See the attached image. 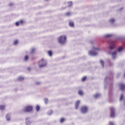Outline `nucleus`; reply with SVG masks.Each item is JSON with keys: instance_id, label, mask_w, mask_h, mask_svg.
Here are the masks:
<instances>
[{"instance_id": "obj_27", "label": "nucleus", "mask_w": 125, "mask_h": 125, "mask_svg": "<svg viewBox=\"0 0 125 125\" xmlns=\"http://www.w3.org/2000/svg\"><path fill=\"white\" fill-rule=\"evenodd\" d=\"M116 55H117V52H114L112 53V56H116Z\"/></svg>"}, {"instance_id": "obj_35", "label": "nucleus", "mask_w": 125, "mask_h": 125, "mask_svg": "<svg viewBox=\"0 0 125 125\" xmlns=\"http://www.w3.org/2000/svg\"><path fill=\"white\" fill-rule=\"evenodd\" d=\"M29 70H31V68H28Z\"/></svg>"}, {"instance_id": "obj_36", "label": "nucleus", "mask_w": 125, "mask_h": 125, "mask_svg": "<svg viewBox=\"0 0 125 125\" xmlns=\"http://www.w3.org/2000/svg\"><path fill=\"white\" fill-rule=\"evenodd\" d=\"M39 83H37V84H39Z\"/></svg>"}, {"instance_id": "obj_22", "label": "nucleus", "mask_w": 125, "mask_h": 125, "mask_svg": "<svg viewBox=\"0 0 125 125\" xmlns=\"http://www.w3.org/2000/svg\"><path fill=\"white\" fill-rule=\"evenodd\" d=\"M68 6H72V5H73V3L72 2H68Z\"/></svg>"}, {"instance_id": "obj_17", "label": "nucleus", "mask_w": 125, "mask_h": 125, "mask_svg": "<svg viewBox=\"0 0 125 125\" xmlns=\"http://www.w3.org/2000/svg\"><path fill=\"white\" fill-rule=\"evenodd\" d=\"M78 94H79V95H83V93L81 90H79L78 91Z\"/></svg>"}, {"instance_id": "obj_15", "label": "nucleus", "mask_w": 125, "mask_h": 125, "mask_svg": "<svg viewBox=\"0 0 125 125\" xmlns=\"http://www.w3.org/2000/svg\"><path fill=\"white\" fill-rule=\"evenodd\" d=\"M40 106L39 105H37L36 107V111L37 112H39V111H40Z\"/></svg>"}, {"instance_id": "obj_10", "label": "nucleus", "mask_w": 125, "mask_h": 125, "mask_svg": "<svg viewBox=\"0 0 125 125\" xmlns=\"http://www.w3.org/2000/svg\"><path fill=\"white\" fill-rule=\"evenodd\" d=\"M35 51H36V49L35 48L31 49L30 51V54H33L35 53Z\"/></svg>"}, {"instance_id": "obj_24", "label": "nucleus", "mask_w": 125, "mask_h": 125, "mask_svg": "<svg viewBox=\"0 0 125 125\" xmlns=\"http://www.w3.org/2000/svg\"><path fill=\"white\" fill-rule=\"evenodd\" d=\"M100 96V94H97L94 96L95 98H97V97H99Z\"/></svg>"}, {"instance_id": "obj_12", "label": "nucleus", "mask_w": 125, "mask_h": 125, "mask_svg": "<svg viewBox=\"0 0 125 125\" xmlns=\"http://www.w3.org/2000/svg\"><path fill=\"white\" fill-rule=\"evenodd\" d=\"M123 49H124V47H123V46H120L118 49V51H119L120 52L122 51V50H123Z\"/></svg>"}, {"instance_id": "obj_9", "label": "nucleus", "mask_w": 125, "mask_h": 125, "mask_svg": "<svg viewBox=\"0 0 125 125\" xmlns=\"http://www.w3.org/2000/svg\"><path fill=\"white\" fill-rule=\"evenodd\" d=\"M120 87L121 90H124L125 88V85L124 84H120Z\"/></svg>"}, {"instance_id": "obj_25", "label": "nucleus", "mask_w": 125, "mask_h": 125, "mask_svg": "<svg viewBox=\"0 0 125 125\" xmlns=\"http://www.w3.org/2000/svg\"><path fill=\"white\" fill-rule=\"evenodd\" d=\"M65 121V119L64 118H61L60 119V123H63Z\"/></svg>"}, {"instance_id": "obj_30", "label": "nucleus", "mask_w": 125, "mask_h": 125, "mask_svg": "<svg viewBox=\"0 0 125 125\" xmlns=\"http://www.w3.org/2000/svg\"><path fill=\"white\" fill-rule=\"evenodd\" d=\"M23 22H24V21H23L21 20V21H19V24H23Z\"/></svg>"}, {"instance_id": "obj_5", "label": "nucleus", "mask_w": 125, "mask_h": 125, "mask_svg": "<svg viewBox=\"0 0 125 125\" xmlns=\"http://www.w3.org/2000/svg\"><path fill=\"white\" fill-rule=\"evenodd\" d=\"M81 112L83 113H85L87 112V107L86 106H82L81 107Z\"/></svg>"}, {"instance_id": "obj_34", "label": "nucleus", "mask_w": 125, "mask_h": 125, "mask_svg": "<svg viewBox=\"0 0 125 125\" xmlns=\"http://www.w3.org/2000/svg\"><path fill=\"white\" fill-rule=\"evenodd\" d=\"M109 125H114V123L112 122H109Z\"/></svg>"}, {"instance_id": "obj_1", "label": "nucleus", "mask_w": 125, "mask_h": 125, "mask_svg": "<svg viewBox=\"0 0 125 125\" xmlns=\"http://www.w3.org/2000/svg\"><path fill=\"white\" fill-rule=\"evenodd\" d=\"M66 39L67 38L65 35H62L60 36L58 38L59 42L63 44L66 42Z\"/></svg>"}, {"instance_id": "obj_11", "label": "nucleus", "mask_w": 125, "mask_h": 125, "mask_svg": "<svg viewBox=\"0 0 125 125\" xmlns=\"http://www.w3.org/2000/svg\"><path fill=\"white\" fill-rule=\"evenodd\" d=\"M6 119L7 121H10V116H9L8 114H7L6 116Z\"/></svg>"}, {"instance_id": "obj_14", "label": "nucleus", "mask_w": 125, "mask_h": 125, "mask_svg": "<svg viewBox=\"0 0 125 125\" xmlns=\"http://www.w3.org/2000/svg\"><path fill=\"white\" fill-rule=\"evenodd\" d=\"M47 53L49 56H52V52L51 51H48Z\"/></svg>"}, {"instance_id": "obj_20", "label": "nucleus", "mask_w": 125, "mask_h": 125, "mask_svg": "<svg viewBox=\"0 0 125 125\" xmlns=\"http://www.w3.org/2000/svg\"><path fill=\"white\" fill-rule=\"evenodd\" d=\"M86 80V77H83L82 78V82H84V81H85Z\"/></svg>"}, {"instance_id": "obj_21", "label": "nucleus", "mask_w": 125, "mask_h": 125, "mask_svg": "<svg viewBox=\"0 0 125 125\" xmlns=\"http://www.w3.org/2000/svg\"><path fill=\"white\" fill-rule=\"evenodd\" d=\"M123 99H124V95H121L120 96V101H121V100H123Z\"/></svg>"}, {"instance_id": "obj_18", "label": "nucleus", "mask_w": 125, "mask_h": 125, "mask_svg": "<svg viewBox=\"0 0 125 125\" xmlns=\"http://www.w3.org/2000/svg\"><path fill=\"white\" fill-rule=\"evenodd\" d=\"M111 36V34H107L104 36V38H110Z\"/></svg>"}, {"instance_id": "obj_23", "label": "nucleus", "mask_w": 125, "mask_h": 125, "mask_svg": "<svg viewBox=\"0 0 125 125\" xmlns=\"http://www.w3.org/2000/svg\"><path fill=\"white\" fill-rule=\"evenodd\" d=\"M28 58H29V57H28L27 55L25 56V57H24V60H25V61H27V60H28Z\"/></svg>"}, {"instance_id": "obj_8", "label": "nucleus", "mask_w": 125, "mask_h": 125, "mask_svg": "<svg viewBox=\"0 0 125 125\" xmlns=\"http://www.w3.org/2000/svg\"><path fill=\"white\" fill-rule=\"evenodd\" d=\"M79 105H80V101H78L75 103V109H78L79 108Z\"/></svg>"}, {"instance_id": "obj_32", "label": "nucleus", "mask_w": 125, "mask_h": 125, "mask_svg": "<svg viewBox=\"0 0 125 125\" xmlns=\"http://www.w3.org/2000/svg\"><path fill=\"white\" fill-rule=\"evenodd\" d=\"M19 22H16V23H15V25H16V26H19Z\"/></svg>"}, {"instance_id": "obj_31", "label": "nucleus", "mask_w": 125, "mask_h": 125, "mask_svg": "<svg viewBox=\"0 0 125 125\" xmlns=\"http://www.w3.org/2000/svg\"><path fill=\"white\" fill-rule=\"evenodd\" d=\"M65 15H66V16H69V15H70V12H67V13H66Z\"/></svg>"}, {"instance_id": "obj_3", "label": "nucleus", "mask_w": 125, "mask_h": 125, "mask_svg": "<svg viewBox=\"0 0 125 125\" xmlns=\"http://www.w3.org/2000/svg\"><path fill=\"white\" fill-rule=\"evenodd\" d=\"M39 68H42L43 67H45L46 64V61L43 59H42L41 61L39 62Z\"/></svg>"}, {"instance_id": "obj_19", "label": "nucleus", "mask_w": 125, "mask_h": 125, "mask_svg": "<svg viewBox=\"0 0 125 125\" xmlns=\"http://www.w3.org/2000/svg\"><path fill=\"white\" fill-rule=\"evenodd\" d=\"M100 62L101 63L102 67H104V62L102 60H101Z\"/></svg>"}, {"instance_id": "obj_29", "label": "nucleus", "mask_w": 125, "mask_h": 125, "mask_svg": "<svg viewBox=\"0 0 125 125\" xmlns=\"http://www.w3.org/2000/svg\"><path fill=\"white\" fill-rule=\"evenodd\" d=\"M19 81H23V80H24V78H23V77H19Z\"/></svg>"}, {"instance_id": "obj_7", "label": "nucleus", "mask_w": 125, "mask_h": 125, "mask_svg": "<svg viewBox=\"0 0 125 125\" xmlns=\"http://www.w3.org/2000/svg\"><path fill=\"white\" fill-rule=\"evenodd\" d=\"M111 44H110L109 45V48L110 49H114V48H115V44H114V42H111Z\"/></svg>"}, {"instance_id": "obj_16", "label": "nucleus", "mask_w": 125, "mask_h": 125, "mask_svg": "<svg viewBox=\"0 0 125 125\" xmlns=\"http://www.w3.org/2000/svg\"><path fill=\"white\" fill-rule=\"evenodd\" d=\"M69 26H70V27H74V22H70L69 23Z\"/></svg>"}, {"instance_id": "obj_26", "label": "nucleus", "mask_w": 125, "mask_h": 125, "mask_svg": "<svg viewBox=\"0 0 125 125\" xmlns=\"http://www.w3.org/2000/svg\"><path fill=\"white\" fill-rule=\"evenodd\" d=\"M110 21L111 22V23H114V22H115V20H114L113 19H111L110 20Z\"/></svg>"}, {"instance_id": "obj_4", "label": "nucleus", "mask_w": 125, "mask_h": 125, "mask_svg": "<svg viewBox=\"0 0 125 125\" xmlns=\"http://www.w3.org/2000/svg\"><path fill=\"white\" fill-rule=\"evenodd\" d=\"M23 111L24 112H32L33 111V106L27 105L24 108Z\"/></svg>"}, {"instance_id": "obj_13", "label": "nucleus", "mask_w": 125, "mask_h": 125, "mask_svg": "<svg viewBox=\"0 0 125 125\" xmlns=\"http://www.w3.org/2000/svg\"><path fill=\"white\" fill-rule=\"evenodd\" d=\"M5 109V106L1 105H0V110H4Z\"/></svg>"}, {"instance_id": "obj_28", "label": "nucleus", "mask_w": 125, "mask_h": 125, "mask_svg": "<svg viewBox=\"0 0 125 125\" xmlns=\"http://www.w3.org/2000/svg\"><path fill=\"white\" fill-rule=\"evenodd\" d=\"M17 43H18V41L16 40L14 42V44L16 45Z\"/></svg>"}, {"instance_id": "obj_2", "label": "nucleus", "mask_w": 125, "mask_h": 125, "mask_svg": "<svg viewBox=\"0 0 125 125\" xmlns=\"http://www.w3.org/2000/svg\"><path fill=\"white\" fill-rule=\"evenodd\" d=\"M99 50V48H93V51H90L89 52V55H91V56H95V55H97V52L95 51H98Z\"/></svg>"}, {"instance_id": "obj_33", "label": "nucleus", "mask_w": 125, "mask_h": 125, "mask_svg": "<svg viewBox=\"0 0 125 125\" xmlns=\"http://www.w3.org/2000/svg\"><path fill=\"white\" fill-rule=\"evenodd\" d=\"M47 101H48V100H47V99H45V104H47Z\"/></svg>"}, {"instance_id": "obj_6", "label": "nucleus", "mask_w": 125, "mask_h": 125, "mask_svg": "<svg viewBox=\"0 0 125 125\" xmlns=\"http://www.w3.org/2000/svg\"><path fill=\"white\" fill-rule=\"evenodd\" d=\"M110 110H111L110 116L111 117V118H115V109H114V108L111 107L110 108Z\"/></svg>"}]
</instances>
